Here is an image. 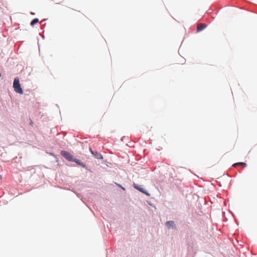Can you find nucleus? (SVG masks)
Returning a JSON list of instances; mask_svg holds the SVG:
<instances>
[{
	"label": "nucleus",
	"instance_id": "f257e3e1",
	"mask_svg": "<svg viewBox=\"0 0 257 257\" xmlns=\"http://www.w3.org/2000/svg\"><path fill=\"white\" fill-rule=\"evenodd\" d=\"M13 87L14 88V90L17 93L21 94H22L23 93V91L21 86L19 78L18 77H16L14 79L13 82Z\"/></svg>",
	"mask_w": 257,
	"mask_h": 257
},
{
	"label": "nucleus",
	"instance_id": "f03ea898",
	"mask_svg": "<svg viewBox=\"0 0 257 257\" xmlns=\"http://www.w3.org/2000/svg\"><path fill=\"white\" fill-rule=\"evenodd\" d=\"M62 156L65 158L66 159L70 161H73V156L70 154L69 152H67L65 151H62L61 152Z\"/></svg>",
	"mask_w": 257,
	"mask_h": 257
},
{
	"label": "nucleus",
	"instance_id": "7ed1b4c3",
	"mask_svg": "<svg viewBox=\"0 0 257 257\" xmlns=\"http://www.w3.org/2000/svg\"><path fill=\"white\" fill-rule=\"evenodd\" d=\"M133 186L135 188L138 190L140 192H142L143 193L146 194L148 196H149L150 194L147 192L146 190H145L143 188L141 187L139 185H138L137 184L134 183Z\"/></svg>",
	"mask_w": 257,
	"mask_h": 257
},
{
	"label": "nucleus",
	"instance_id": "20e7f679",
	"mask_svg": "<svg viewBox=\"0 0 257 257\" xmlns=\"http://www.w3.org/2000/svg\"><path fill=\"white\" fill-rule=\"evenodd\" d=\"M207 27V25L203 23L198 24L197 28V32H199L203 30Z\"/></svg>",
	"mask_w": 257,
	"mask_h": 257
},
{
	"label": "nucleus",
	"instance_id": "39448f33",
	"mask_svg": "<svg viewBox=\"0 0 257 257\" xmlns=\"http://www.w3.org/2000/svg\"><path fill=\"white\" fill-rule=\"evenodd\" d=\"M89 150L91 152V153L93 155H94V156L96 158H97L98 159H102V155L100 153H98L97 152H93L92 150H91V148H89Z\"/></svg>",
	"mask_w": 257,
	"mask_h": 257
},
{
	"label": "nucleus",
	"instance_id": "423d86ee",
	"mask_svg": "<svg viewBox=\"0 0 257 257\" xmlns=\"http://www.w3.org/2000/svg\"><path fill=\"white\" fill-rule=\"evenodd\" d=\"M174 225V222L173 221H168L166 222V225L168 228L173 227Z\"/></svg>",
	"mask_w": 257,
	"mask_h": 257
},
{
	"label": "nucleus",
	"instance_id": "0eeeda50",
	"mask_svg": "<svg viewBox=\"0 0 257 257\" xmlns=\"http://www.w3.org/2000/svg\"><path fill=\"white\" fill-rule=\"evenodd\" d=\"M237 165H241L243 167H246L247 165L246 163H243V162H238V163H236L232 165V166L235 167Z\"/></svg>",
	"mask_w": 257,
	"mask_h": 257
},
{
	"label": "nucleus",
	"instance_id": "6e6552de",
	"mask_svg": "<svg viewBox=\"0 0 257 257\" xmlns=\"http://www.w3.org/2000/svg\"><path fill=\"white\" fill-rule=\"evenodd\" d=\"M39 22V19L38 18H35L34 19H33L31 22V25L32 26H34V25H35L36 24H37V23Z\"/></svg>",
	"mask_w": 257,
	"mask_h": 257
},
{
	"label": "nucleus",
	"instance_id": "1a4fd4ad",
	"mask_svg": "<svg viewBox=\"0 0 257 257\" xmlns=\"http://www.w3.org/2000/svg\"><path fill=\"white\" fill-rule=\"evenodd\" d=\"M72 162H75L76 163L78 164V165L82 166V167H84V164L82 163H81L80 162L79 160H77V159H73V161H72Z\"/></svg>",
	"mask_w": 257,
	"mask_h": 257
},
{
	"label": "nucleus",
	"instance_id": "9d476101",
	"mask_svg": "<svg viewBox=\"0 0 257 257\" xmlns=\"http://www.w3.org/2000/svg\"><path fill=\"white\" fill-rule=\"evenodd\" d=\"M31 14L32 15H34V13H32V12H31Z\"/></svg>",
	"mask_w": 257,
	"mask_h": 257
},
{
	"label": "nucleus",
	"instance_id": "9b49d317",
	"mask_svg": "<svg viewBox=\"0 0 257 257\" xmlns=\"http://www.w3.org/2000/svg\"><path fill=\"white\" fill-rule=\"evenodd\" d=\"M2 179V176L0 175V180Z\"/></svg>",
	"mask_w": 257,
	"mask_h": 257
}]
</instances>
